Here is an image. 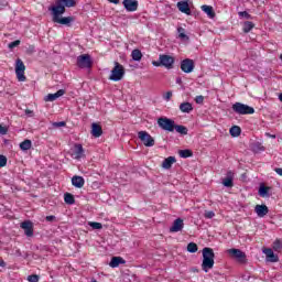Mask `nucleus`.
<instances>
[{"label": "nucleus", "instance_id": "cd10ccee", "mask_svg": "<svg viewBox=\"0 0 282 282\" xmlns=\"http://www.w3.org/2000/svg\"><path fill=\"white\" fill-rule=\"evenodd\" d=\"M174 130H176V133H181V135H188V128L185 126H177L174 123Z\"/></svg>", "mask_w": 282, "mask_h": 282}, {"label": "nucleus", "instance_id": "dca6fc26", "mask_svg": "<svg viewBox=\"0 0 282 282\" xmlns=\"http://www.w3.org/2000/svg\"><path fill=\"white\" fill-rule=\"evenodd\" d=\"M20 228L24 230V234L26 235V237H32V235H34L32 221L21 223Z\"/></svg>", "mask_w": 282, "mask_h": 282}, {"label": "nucleus", "instance_id": "f704fd0d", "mask_svg": "<svg viewBox=\"0 0 282 282\" xmlns=\"http://www.w3.org/2000/svg\"><path fill=\"white\" fill-rule=\"evenodd\" d=\"M198 248H197V243L195 242H189L187 245V252H191V253H195L197 252Z\"/></svg>", "mask_w": 282, "mask_h": 282}, {"label": "nucleus", "instance_id": "de8ad7c7", "mask_svg": "<svg viewBox=\"0 0 282 282\" xmlns=\"http://www.w3.org/2000/svg\"><path fill=\"white\" fill-rule=\"evenodd\" d=\"M152 65L154 66V67H162V59H159L158 62H152Z\"/></svg>", "mask_w": 282, "mask_h": 282}, {"label": "nucleus", "instance_id": "9b49d317", "mask_svg": "<svg viewBox=\"0 0 282 282\" xmlns=\"http://www.w3.org/2000/svg\"><path fill=\"white\" fill-rule=\"evenodd\" d=\"M181 69L184 74H191L195 69V62L191 58H185L181 62Z\"/></svg>", "mask_w": 282, "mask_h": 282}, {"label": "nucleus", "instance_id": "f3484780", "mask_svg": "<svg viewBox=\"0 0 282 282\" xmlns=\"http://www.w3.org/2000/svg\"><path fill=\"white\" fill-rule=\"evenodd\" d=\"M61 96H65V90L59 89L55 94H48L44 100L45 102H54V100H57V98H61Z\"/></svg>", "mask_w": 282, "mask_h": 282}, {"label": "nucleus", "instance_id": "79ce46f5", "mask_svg": "<svg viewBox=\"0 0 282 282\" xmlns=\"http://www.w3.org/2000/svg\"><path fill=\"white\" fill-rule=\"evenodd\" d=\"M29 282H39V275L33 274L28 276Z\"/></svg>", "mask_w": 282, "mask_h": 282}, {"label": "nucleus", "instance_id": "9d476101", "mask_svg": "<svg viewBox=\"0 0 282 282\" xmlns=\"http://www.w3.org/2000/svg\"><path fill=\"white\" fill-rule=\"evenodd\" d=\"M159 61H161L162 67H165V69H173V65H175V58L171 55H160Z\"/></svg>", "mask_w": 282, "mask_h": 282}, {"label": "nucleus", "instance_id": "2eb2a0df", "mask_svg": "<svg viewBox=\"0 0 282 282\" xmlns=\"http://www.w3.org/2000/svg\"><path fill=\"white\" fill-rule=\"evenodd\" d=\"M234 180H235V172L232 171H228L227 172V176L223 180V185L226 187V188H232L234 186Z\"/></svg>", "mask_w": 282, "mask_h": 282}, {"label": "nucleus", "instance_id": "3c124183", "mask_svg": "<svg viewBox=\"0 0 282 282\" xmlns=\"http://www.w3.org/2000/svg\"><path fill=\"white\" fill-rule=\"evenodd\" d=\"M274 171L282 177V169L275 167Z\"/></svg>", "mask_w": 282, "mask_h": 282}, {"label": "nucleus", "instance_id": "5fc2aeb1", "mask_svg": "<svg viewBox=\"0 0 282 282\" xmlns=\"http://www.w3.org/2000/svg\"><path fill=\"white\" fill-rule=\"evenodd\" d=\"M0 268H6V262L3 260H0Z\"/></svg>", "mask_w": 282, "mask_h": 282}, {"label": "nucleus", "instance_id": "7c9ffc66", "mask_svg": "<svg viewBox=\"0 0 282 282\" xmlns=\"http://www.w3.org/2000/svg\"><path fill=\"white\" fill-rule=\"evenodd\" d=\"M131 56H132V61L140 62L142 61V51L135 48L132 51Z\"/></svg>", "mask_w": 282, "mask_h": 282}, {"label": "nucleus", "instance_id": "72a5a7b5", "mask_svg": "<svg viewBox=\"0 0 282 282\" xmlns=\"http://www.w3.org/2000/svg\"><path fill=\"white\" fill-rule=\"evenodd\" d=\"M254 28V23L247 21L243 24V32L248 34V32H251V30Z\"/></svg>", "mask_w": 282, "mask_h": 282}, {"label": "nucleus", "instance_id": "6ab92c4d", "mask_svg": "<svg viewBox=\"0 0 282 282\" xmlns=\"http://www.w3.org/2000/svg\"><path fill=\"white\" fill-rule=\"evenodd\" d=\"M263 253L267 257V261H270L271 263H276V261H279V257L274 254V251H272V249H264Z\"/></svg>", "mask_w": 282, "mask_h": 282}, {"label": "nucleus", "instance_id": "a878e982", "mask_svg": "<svg viewBox=\"0 0 282 282\" xmlns=\"http://www.w3.org/2000/svg\"><path fill=\"white\" fill-rule=\"evenodd\" d=\"M180 111H182V113H191V111H193V104L191 102L181 104Z\"/></svg>", "mask_w": 282, "mask_h": 282}, {"label": "nucleus", "instance_id": "603ef678", "mask_svg": "<svg viewBox=\"0 0 282 282\" xmlns=\"http://www.w3.org/2000/svg\"><path fill=\"white\" fill-rule=\"evenodd\" d=\"M109 3H115V6H118V3H120V0H108Z\"/></svg>", "mask_w": 282, "mask_h": 282}, {"label": "nucleus", "instance_id": "473e14b6", "mask_svg": "<svg viewBox=\"0 0 282 282\" xmlns=\"http://www.w3.org/2000/svg\"><path fill=\"white\" fill-rule=\"evenodd\" d=\"M178 155H180V158H184V159L193 158V151H191V150H181V151H178Z\"/></svg>", "mask_w": 282, "mask_h": 282}, {"label": "nucleus", "instance_id": "09e8293b", "mask_svg": "<svg viewBox=\"0 0 282 282\" xmlns=\"http://www.w3.org/2000/svg\"><path fill=\"white\" fill-rule=\"evenodd\" d=\"M0 133H1L2 135H6V133H8V129H6V127H3V126L0 124Z\"/></svg>", "mask_w": 282, "mask_h": 282}, {"label": "nucleus", "instance_id": "0eeeda50", "mask_svg": "<svg viewBox=\"0 0 282 282\" xmlns=\"http://www.w3.org/2000/svg\"><path fill=\"white\" fill-rule=\"evenodd\" d=\"M227 254H229L231 259H236L238 263H246L247 261L246 252L241 251L240 249H228Z\"/></svg>", "mask_w": 282, "mask_h": 282}, {"label": "nucleus", "instance_id": "f03ea898", "mask_svg": "<svg viewBox=\"0 0 282 282\" xmlns=\"http://www.w3.org/2000/svg\"><path fill=\"white\" fill-rule=\"evenodd\" d=\"M214 265H215V251H213L212 248L205 247L203 249L202 270L204 272H208L209 270H213Z\"/></svg>", "mask_w": 282, "mask_h": 282}, {"label": "nucleus", "instance_id": "20e7f679", "mask_svg": "<svg viewBox=\"0 0 282 282\" xmlns=\"http://www.w3.org/2000/svg\"><path fill=\"white\" fill-rule=\"evenodd\" d=\"M232 111L239 116H252V113H254V108L246 104L236 102L232 105Z\"/></svg>", "mask_w": 282, "mask_h": 282}, {"label": "nucleus", "instance_id": "a18cd8bd", "mask_svg": "<svg viewBox=\"0 0 282 282\" xmlns=\"http://www.w3.org/2000/svg\"><path fill=\"white\" fill-rule=\"evenodd\" d=\"M238 14L239 17H243L245 19H250V13L247 11H240Z\"/></svg>", "mask_w": 282, "mask_h": 282}, {"label": "nucleus", "instance_id": "c9c22d12", "mask_svg": "<svg viewBox=\"0 0 282 282\" xmlns=\"http://www.w3.org/2000/svg\"><path fill=\"white\" fill-rule=\"evenodd\" d=\"M88 226H90V228H93V230H102V224H100V223L90 221V223H88Z\"/></svg>", "mask_w": 282, "mask_h": 282}, {"label": "nucleus", "instance_id": "c756f323", "mask_svg": "<svg viewBox=\"0 0 282 282\" xmlns=\"http://www.w3.org/2000/svg\"><path fill=\"white\" fill-rule=\"evenodd\" d=\"M20 149L21 151H30V149H32V141L28 139L24 140L20 143Z\"/></svg>", "mask_w": 282, "mask_h": 282}, {"label": "nucleus", "instance_id": "ddd939ff", "mask_svg": "<svg viewBox=\"0 0 282 282\" xmlns=\"http://www.w3.org/2000/svg\"><path fill=\"white\" fill-rule=\"evenodd\" d=\"M182 230H184V220L182 218H177L170 227V232H182Z\"/></svg>", "mask_w": 282, "mask_h": 282}, {"label": "nucleus", "instance_id": "864d4df0", "mask_svg": "<svg viewBox=\"0 0 282 282\" xmlns=\"http://www.w3.org/2000/svg\"><path fill=\"white\" fill-rule=\"evenodd\" d=\"M55 217L54 216H47L46 221H54Z\"/></svg>", "mask_w": 282, "mask_h": 282}, {"label": "nucleus", "instance_id": "412c9836", "mask_svg": "<svg viewBox=\"0 0 282 282\" xmlns=\"http://www.w3.org/2000/svg\"><path fill=\"white\" fill-rule=\"evenodd\" d=\"M127 263L122 257H112L111 261L109 262L110 268H118V265H123Z\"/></svg>", "mask_w": 282, "mask_h": 282}, {"label": "nucleus", "instance_id": "5701e85b", "mask_svg": "<svg viewBox=\"0 0 282 282\" xmlns=\"http://www.w3.org/2000/svg\"><path fill=\"white\" fill-rule=\"evenodd\" d=\"M270 191H272V187H269V186H265L262 184V185H260L258 193H259L260 197H270V195H271Z\"/></svg>", "mask_w": 282, "mask_h": 282}, {"label": "nucleus", "instance_id": "423d86ee", "mask_svg": "<svg viewBox=\"0 0 282 282\" xmlns=\"http://www.w3.org/2000/svg\"><path fill=\"white\" fill-rule=\"evenodd\" d=\"M15 75L19 80V83H25V64L21 58H18L15 61Z\"/></svg>", "mask_w": 282, "mask_h": 282}, {"label": "nucleus", "instance_id": "1a4fd4ad", "mask_svg": "<svg viewBox=\"0 0 282 282\" xmlns=\"http://www.w3.org/2000/svg\"><path fill=\"white\" fill-rule=\"evenodd\" d=\"M77 66L80 69H89L91 67V56L89 54L79 55L77 57Z\"/></svg>", "mask_w": 282, "mask_h": 282}, {"label": "nucleus", "instance_id": "e433bc0d", "mask_svg": "<svg viewBox=\"0 0 282 282\" xmlns=\"http://www.w3.org/2000/svg\"><path fill=\"white\" fill-rule=\"evenodd\" d=\"M177 32H178V39H188V36H186L184 28H182V26L178 28Z\"/></svg>", "mask_w": 282, "mask_h": 282}, {"label": "nucleus", "instance_id": "ea45409f", "mask_svg": "<svg viewBox=\"0 0 282 282\" xmlns=\"http://www.w3.org/2000/svg\"><path fill=\"white\" fill-rule=\"evenodd\" d=\"M6 164H8V158H6V155H0V169L6 166Z\"/></svg>", "mask_w": 282, "mask_h": 282}, {"label": "nucleus", "instance_id": "4be33fe9", "mask_svg": "<svg viewBox=\"0 0 282 282\" xmlns=\"http://www.w3.org/2000/svg\"><path fill=\"white\" fill-rule=\"evenodd\" d=\"M177 8L180 12H183V14H191V7H188V2L180 1L177 2Z\"/></svg>", "mask_w": 282, "mask_h": 282}, {"label": "nucleus", "instance_id": "2f4dec72", "mask_svg": "<svg viewBox=\"0 0 282 282\" xmlns=\"http://www.w3.org/2000/svg\"><path fill=\"white\" fill-rule=\"evenodd\" d=\"M64 202H65V204H69L72 206V204L76 203V199H74V195L66 193L64 195Z\"/></svg>", "mask_w": 282, "mask_h": 282}, {"label": "nucleus", "instance_id": "bb28decb", "mask_svg": "<svg viewBox=\"0 0 282 282\" xmlns=\"http://www.w3.org/2000/svg\"><path fill=\"white\" fill-rule=\"evenodd\" d=\"M202 10L209 19H215V10H213V7L204 4L202 6Z\"/></svg>", "mask_w": 282, "mask_h": 282}, {"label": "nucleus", "instance_id": "f257e3e1", "mask_svg": "<svg viewBox=\"0 0 282 282\" xmlns=\"http://www.w3.org/2000/svg\"><path fill=\"white\" fill-rule=\"evenodd\" d=\"M76 6V0H57L55 6L51 7L48 10L52 12L53 23H58V25H69L74 23V17H64L65 8H74Z\"/></svg>", "mask_w": 282, "mask_h": 282}, {"label": "nucleus", "instance_id": "c85d7f7f", "mask_svg": "<svg viewBox=\"0 0 282 282\" xmlns=\"http://www.w3.org/2000/svg\"><path fill=\"white\" fill-rule=\"evenodd\" d=\"M229 133L232 138H239V135H241V128L239 126H234L230 128Z\"/></svg>", "mask_w": 282, "mask_h": 282}, {"label": "nucleus", "instance_id": "a211bd4d", "mask_svg": "<svg viewBox=\"0 0 282 282\" xmlns=\"http://www.w3.org/2000/svg\"><path fill=\"white\" fill-rule=\"evenodd\" d=\"M254 212L258 217L263 218L268 213H270V209H268L267 205H256Z\"/></svg>", "mask_w": 282, "mask_h": 282}, {"label": "nucleus", "instance_id": "c03bdc74", "mask_svg": "<svg viewBox=\"0 0 282 282\" xmlns=\"http://www.w3.org/2000/svg\"><path fill=\"white\" fill-rule=\"evenodd\" d=\"M213 217H215V212H205L206 219H213Z\"/></svg>", "mask_w": 282, "mask_h": 282}, {"label": "nucleus", "instance_id": "49530a36", "mask_svg": "<svg viewBox=\"0 0 282 282\" xmlns=\"http://www.w3.org/2000/svg\"><path fill=\"white\" fill-rule=\"evenodd\" d=\"M65 121H59V122H53V127H56V128H58V127H65Z\"/></svg>", "mask_w": 282, "mask_h": 282}, {"label": "nucleus", "instance_id": "37998d69", "mask_svg": "<svg viewBox=\"0 0 282 282\" xmlns=\"http://www.w3.org/2000/svg\"><path fill=\"white\" fill-rule=\"evenodd\" d=\"M196 105H202L204 102V96L199 95L195 98Z\"/></svg>", "mask_w": 282, "mask_h": 282}, {"label": "nucleus", "instance_id": "b1692460", "mask_svg": "<svg viewBox=\"0 0 282 282\" xmlns=\"http://www.w3.org/2000/svg\"><path fill=\"white\" fill-rule=\"evenodd\" d=\"M175 162H177V159H175V156H169L163 161L162 166L163 169L169 170L171 169V166H173V164H175Z\"/></svg>", "mask_w": 282, "mask_h": 282}, {"label": "nucleus", "instance_id": "58836bf2", "mask_svg": "<svg viewBox=\"0 0 282 282\" xmlns=\"http://www.w3.org/2000/svg\"><path fill=\"white\" fill-rule=\"evenodd\" d=\"M19 45H21V41L20 40H15V41L9 43V48L10 50H14V47H19Z\"/></svg>", "mask_w": 282, "mask_h": 282}, {"label": "nucleus", "instance_id": "4d7b16f0", "mask_svg": "<svg viewBox=\"0 0 282 282\" xmlns=\"http://www.w3.org/2000/svg\"><path fill=\"white\" fill-rule=\"evenodd\" d=\"M260 151H265V149H263V147L260 148Z\"/></svg>", "mask_w": 282, "mask_h": 282}, {"label": "nucleus", "instance_id": "7ed1b4c3", "mask_svg": "<svg viewBox=\"0 0 282 282\" xmlns=\"http://www.w3.org/2000/svg\"><path fill=\"white\" fill-rule=\"evenodd\" d=\"M122 78H124V66L118 62H115V67L110 73L109 80L118 83L119 80H122Z\"/></svg>", "mask_w": 282, "mask_h": 282}, {"label": "nucleus", "instance_id": "a19ab883", "mask_svg": "<svg viewBox=\"0 0 282 282\" xmlns=\"http://www.w3.org/2000/svg\"><path fill=\"white\" fill-rule=\"evenodd\" d=\"M171 98H173V91H167L163 95V99H165L166 102H169V100H171Z\"/></svg>", "mask_w": 282, "mask_h": 282}, {"label": "nucleus", "instance_id": "393cba45", "mask_svg": "<svg viewBox=\"0 0 282 282\" xmlns=\"http://www.w3.org/2000/svg\"><path fill=\"white\" fill-rule=\"evenodd\" d=\"M91 133L94 138H100V135H102V127H100L98 123H93Z\"/></svg>", "mask_w": 282, "mask_h": 282}, {"label": "nucleus", "instance_id": "4468645a", "mask_svg": "<svg viewBox=\"0 0 282 282\" xmlns=\"http://www.w3.org/2000/svg\"><path fill=\"white\" fill-rule=\"evenodd\" d=\"M122 4L127 12H135L138 10V0H123Z\"/></svg>", "mask_w": 282, "mask_h": 282}, {"label": "nucleus", "instance_id": "4c0bfd02", "mask_svg": "<svg viewBox=\"0 0 282 282\" xmlns=\"http://www.w3.org/2000/svg\"><path fill=\"white\" fill-rule=\"evenodd\" d=\"M281 248H282L281 240H275L273 242V250H275V252H279V250H281Z\"/></svg>", "mask_w": 282, "mask_h": 282}, {"label": "nucleus", "instance_id": "39448f33", "mask_svg": "<svg viewBox=\"0 0 282 282\" xmlns=\"http://www.w3.org/2000/svg\"><path fill=\"white\" fill-rule=\"evenodd\" d=\"M158 124L163 131H169L173 133L175 131V121L166 117H161L158 119Z\"/></svg>", "mask_w": 282, "mask_h": 282}, {"label": "nucleus", "instance_id": "6e6d98bb", "mask_svg": "<svg viewBox=\"0 0 282 282\" xmlns=\"http://www.w3.org/2000/svg\"><path fill=\"white\" fill-rule=\"evenodd\" d=\"M25 113H26V116H30V113H32V111L31 110H26Z\"/></svg>", "mask_w": 282, "mask_h": 282}, {"label": "nucleus", "instance_id": "8fccbe9b", "mask_svg": "<svg viewBox=\"0 0 282 282\" xmlns=\"http://www.w3.org/2000/svg\"><path fill=\"white\" fill-rule=\"evenodd\" d=\"M267 138H272V140L276 139V134H270V132H265Z\"/></svg>", "mask_w": 282, "mask_h": 282}, {"label": "nucleus", "instance_id": "aec40b11", "mask_svg": "<svg viewBox=\"0 0 282 282\" xmlns=\"http://www.w3.org/2000/svg\"><path fill=\"white\" fill-rule=\"evenodd\" d=\"M72 184L75 188H83V186H85V178L83 176L75 175L72 177Z\"/></svg>", "mask_w": 282, "mask_h": 282}, {"label": "nucleus", "instance_id": "6e6552de", "mask_svg": "<svg viewBox=\"0 0 282 282\" xmlns=\"http://www.w3.org/2000/svg\"><path fill=\"white\" fill-rule=\"evenodd\" d=\"M138 138L144 144V147H155V139L147 131H139Z\"/></svg>", "mask_w": 282, "mask_h": 282}, {"label": "nucleus", "instance_id": "f8f14e48", "mask_svg": "<svg viewBox=\"0 0 282 282\" xmlns=\"http://www.w3.org/2000/svg\"><path fill=\"white\" fill-rule=\"evenodd\" d=\"M72 158L74 160H80L85 158V149H83L82 144H75Z\"/></svg>", "mask_w": 282, "mask_h": 282}]
</instances>
